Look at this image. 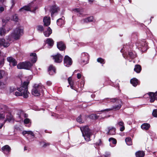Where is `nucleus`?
Here are the masks:
<instances>
[{"label": "nucleus", "mask_w": 157, "mask_h": 157, "mask_svg": "<svg viewBox=\"0 0 157 157\" xmlns=\"http://www.w3.org/2000/svg\"><path fill=\"white\" fill-rule=\"evenodd\" d=\"M23 34V30L21 26L16 28L13 31L11 35H9L6 40L0 38V46L7 47L10 45L9 42L13 38L15 40L19 39Z\"/></svg>", "instance_id": "1"}, {"label": "nucleus", "mask_w": 157, "mask_h": 157, "mask_svg": "<svg viewBox=\"0 0 157 157\" xmlns=\"http://www.w3.org/2000/svg\"><path fill=\"white\" fill-rule=\"evenodd\" d=\"M29 83V82H24L21 87L17 88L18 91L15 92V95L17 96H23L24 98H27L29 94L28 90Z\"/></svg>", "instance_id": "2"}, {"label": "nucleus", "mask_w": 157, "mask_h": 157, "mask_svg": "<svg viewBox=\"0 0 157 157\" xmlns=\"http://www.w3.org/2000/svg\"><path fill=\"white\" fill-rule=\"evenodd\" d=\"M80 128L85 140L87 141H90L92 133L90 130L88 126H85L81 127Z\"/></svg>", "instance_id": "3"}, {"label": "nucleus", "mask_w": 157, "mask_h": 157, "mask_svg": "<svg viewBox=\"0 0 157 157\" xmlns=\"http://www.w3.org/2000/svg\"><path fill=\"white\" fill-rule=\"evenodd\" d=\"M44 87L41 84H35L34 85V87L32 90V94L35 96L40 95V93H43Z\"/></svg>", "instance_id": "4"}, {"label": "nucleus", "mask_w": 157, "mask_h": 157, "mask_svg": "<svg viewBox=\"0 0 157 157\" xmlns=\"http://www.w3.org/2000/svg\"><path fill=\"white\" fill-rule=\"evenodd\" d=\"M111 101L112 102H116L117 103H118L119 104L117 105L113 106L112 108L107 109L105 110H101V112L110 111L113 109H114L115 110H117L120 109L121 108V106L123 104V103L121 100L117 99L116 98L112 99H111Z\"/></svg>", "instance_id": "5"}, {"label": "nucleus", "mask_w": 157, "mask_h": 157, "mask_svg": "<svg viewBox=\"0 0 157 157\" xmlns=\"http://www.w3.org/2000/svg\"><path fill=\"white\" fill-rule=\"evenodd\" d=\"M136 46L142 52L145 51L147 49V45L144 40L137 43Z\"/></svg>", "instance_id": "6"}, {"label": "nucleus", "mask_w": 157, "mask_h": 157, "mask_svg": "<svg viewBox=\"0 0 157 157\" xmlns=\"http://www.w3.org/2000/svg\"><path fill=\"white\" fill-rule=\"evenodd\" d=\"M72 64L71 58L67 56H65L64 59V64L66 67H69Z\"/></svg>", "instance_id": "7"}, {"label": "nucleus", "mask_w": 157, "mask_h": 157, "mask_svg": "<svg viewBox=\"0 0 157 157\" xmlns=\"http://www.w3.org/2000/svg\"><path fill=\"white\" fill-rule=\"evenodd\" d=\"M81 58L83 63H88L89 58V56L88 54L86 52H83L82 53Z\"/></svg>", "instance_id": "8"}, {"label": "nucleus", "mask_w": 157, "mask_h": 157, "mask_svg": "<svg viewBox=\"0 0 157 157\" xmlns=\"http://www.w3.org/2000/svg\"><path fill=\"white\" fill-rule=\"evenodd\" d=\"M123 56L126 59L129 60V61H131L132 59L136 57V55L134 54L132 52H129L127 55V54L123 55Z\"/></svg>", "instance_id": "9"}, {"label": "nucleus", "mask_w": 157, "mask_h": 157, "mask_svg": "<svg viewBox=\"0 0 157 157\" xmlns=\"http://www.w3.org/2000/svg\"><path fill=\"white\" fill-rule=\"evenodd\" d=\"M63 58V56L59 53L53 56L55 62L57 63H61L62 61Z\"/></svg>", "instance_id": "10"}, {"label": "nucleus", "mask_w": 157, "mask_h": 157, "mask_svg": "<svg viewBox=\"0 0 157 157\" xmlns=\"http://www.w3.org/2000/svg\"><path fill=\"white\" fill-rule=\"evenodd\" d=\"M148 94L150 97L151 102H153L155 99H157V91L155 93L149 92Z\"/></svg>", "instance_id": "11"}, {"label": "nucleus", "mask_w": 157, "mask_h": 157, "mask_svg": "<svg viewBox=\"0 0 157 157\" xmlns=\"http://www.w3.org/2000/svg\"><path fill=\"white\" fill-rule=\"evenodd\" d=\"M2 150L4 154L7 155L10 151L11 148L9 145H6L2 148Z\"/></svg>", "instance_id": "12"}, {"label": "nucleus", "mask_w": 157, "mask_h": 157, "mask_svg": "<svg viewBox=\"0 0 157 157\" xmlns=\"http://www.w3.org/2000/svg\"><path fill=\"white\" fill-rule=\"evenodd\" d=\"M94 21V17L93 16H91L82 20L81 21V22L82 24H84L85 23L93 22Z\"/></svg>", "instance_id": "13"}, {"label": "nucleus", "mask_w": 157, "mask_h": 157, "mask_svg": "<svg viewBox=\"0 0 157 157\" xmlns=\"http://www.w3.org/2000/svg\"><path fill=\"white\" fill-rule=\"evenodd\" d=\"M59 8L56 6H52L51 7L50 11L51 13V16H53V15L55 13H57L59 10Z\"/></svg>", "instance_id": "14"}, {"label": "nucleus", "mask_w": 157, "mask_h": 157, "mask_svg": "<svg viewBox=\"0 0 157 157\" xmlns=\"http://www.w3.org/2000/svg\"><path fill=\"white\" fill-rule=\"evenodd\" d=\"M58 48L60 51H63L66 48V46L64 43L60 41L57 43V44Z\"/></svg>", "instance_id": "15"}, {"label": "nucleus", "mask_w": 157, "mask_h": 157, "mask_svg": "<svg viewBox=\"0 0 157 157\" xmlns=\"http://www.w3.org/2000/svg\"><path fill=\"white\" fill-rule=\"evenodd\" d=\"M7 60L10 63V64L13 66L17 65V62L15 59L12 57H8L7 58Z\"/></svg>", "instance_id": "16"}, {"label": "nucleus", "mask_w": 157, "mask_h": 157, "mask_svg": "<svg viewBox=\"0 0 157 157\" xmlns=\"http://www.w3.org/2000/svg\"><path fill=\"white\" fill-rule=\"evenodd\" d=\"M108 132L107 134L109 135H113L116 133V128L114 127H109L108 128Z\"/></svg>", "instance_id": "17"}, {"label": "nucleus", "mask_w": 157, "mask_h": 157, "mask_svg": "<svg viewBox=\"0 0 157 157\" xmlns=\"http://www.w3.org/2000/svg\"><path fill=\"white\" fill-rule=\"evenodd\" d=\"M50 17L47 16L45 17L43 19V22L44 25L46 26H48L49 25L51 22Z\"/></svg>", "instance_id": "18"}, {"label": "nucleus", "mask_w": 157, "mask_h": 157, "mask_svg": "<svg viewBox=\"0 0 157 157\" xmlns=\"http://www.w3.org/2000/svg\"><path fill=\"white\" fill-rule=\"evenodd\" d=\"M64 17H62L61 18L58 19L57 21V23L59 26H61L64 24Z\"/></svg>", "instance_id": "19"}, {"label": "nucleus", "mask_w": 157, "mask_h": 157, "mask_svg": "<svg viewBox=\"0 0 157 157\" xmlns=\"http://www.w3.org/2000/svg\"><path fill=\"white\" fill-rule=\"evenodd\" d=\"M48 71L49 74L52 75L56 73V69L52 65H50L48 68Z\"/></svg>", "instance_id": "20"}, {"label": "nucleus", "mask_w": 157, "mask_h": 157, "mask_svg": "<svg viewBox=\"0 0 157 157\" xmlns=\"http://www.w3.org/2000/svg\"><path fill=\"white\" fill-rule=\"evenodd\" d=\"M52 30L49 27H48L47 30L44 32V35L46 37H48L52 33Z\"/></svg>", "instance_id": "21"}, {"label": "nucleus", "mask_w": 157, "mask_h": 157, "mask_svg": "<svg viewBox=\"0 0 157 157\" xmlns=\"http://www.w3.org/2000/svg\"><path fill=\"white\" fill-rule=\"evenodd\" d=\"M46 43L48 44L49 46L52 47L54 44V41L51 38H48L46 41Z\"/></svg>", "instance_id": "22"}, {"label": "nucleus", "mask_w": 157, "mask_h": 157, "mask_svg": "<svg viewBox=\"0 0 157 157\" xmlns=\"http://www.w3.org/2000/svg\"><path fill=\"white\" fill-rule=\"evenodd\" d=\"M32 9L29 6H25L19 10L21 12H24L25 11H32Z\"/></svg>", "instance_id": "23"}, {"label": "nucleus", "mask_w": 157, "mask_h": 157, "mask_svg": "<svg viewBox=\"0 0 157 157\" xmlns=\"http://www.w3.org/2000/svg\"><path fill=\"white\" fill-rule=\"evenodd\" d=\"M24 69H29L32 65L31 63L29 62H24Z\"/></svg>", "instance_id": "24"}, {"label": "nucleus", "mask_w": 157, "mask_h": 157, "mask_svg": "<svg viewBox=\"0 0 157 157\" xmlns=\"http://www.w3.org/2000/svg\"><path fill=\"white\" fill-rule=\"evenodd\" d=\"M30 56L31 57V61L35 63L36 62L37 60V56L35 53H31Z\"/></svg>", "instance_id": "25"}, {"label": "nucleus", "mask_w": 157, "mask_h": 157, "mask_svg": "<svg viewBox=\"0 0 157 157\" xmlns=\"http://www.w3.org/2000/svg\"><path fill=\"white\" fill-rule=\"evenodd\" d=\"M131 83L134 86H136L138 83V80L136 78H133L130 80Z\"/></svg>", "instance_id": "26"}, {"label": "nucleus", "mask_w": 157, "mask_h": 157, "mask_svg": "<svg viewBox=\"0 0 157 157\" xmlns=\"http://www.w3.org/2000/svg\"><path fill=\"white\" fill-rule=\"evenodd\" d=\"M145 153L143 151H138L136 153V157H144Z\"/></svg>", "instance_id": "27"}, {"label": "nucleus", "mask_w": 157, "mask_h": 157, "mask_svg": "<svg viewBox=\"0 0 157 157\" xmlns=\"http://www.w3.org/2000/svg\"><path fill=\"white\" fill-rule=\"evenodd\" d=\"M7 75V74L4 70H0V79L6 77Z\"/></svg>", "instance_id": "28"}, {"label": "nucleus", "mask_w": 157, "mask_h": 157, "mask_svg": "<svg viewBox=\"0 0 157 157\" xmlns=\"http://www.w3.org/2000/svg\"><path fill=\"white\" fill-rule=\"evenodd\" d=\"M141 70V66L139 65H136L135 66L134 71L137 73H139Z\"/></svg>", "instance_id": "29"}, {"label": "nucleus", "mask_w": 157, "mask_h": 157, "mask_svg": "<svg viewBox=\"0 0 157 157\" xmlns=\"http://www.w3.org/2000/svg\"><path fill=\"white\" fill-rule=\"evenodd\" d=\"M150 124L148 123H144L141 126V128L143 129L147 130L150 127Z\"/></svg>", "instance_id": "30"}, {"label": "nucleus", "mask_w": 157, "mask_h": 157, "mask_svg": "<svg viewBox=\"0 0 157 157\" xmlns=\"http://www.w3.org/2000/svg\"><path fill=\"white\" fill-rule=\"evenodd\" d=\"M118 124L119 126H121L120 129V131H123L125 128L124 122L122 121H120L118 123Z\"/></svg>", "instance_id": "31"}, {"label": "nucleus", "mask_w": 157, "mask_h": 157, "mask_svg": "<svg viewBox=\"0 0 157 157\" xmlns=\"http://www.w3.org/2000/svg\"><path fill=\"white\" fill-rule=\"evenodd\" d=\"M125 141L126 144L128 145H131L132 144L131 138L130 137H127L125 139Z\"/></svg>", "instance_id": "32"}, {"label": "nucleus", "mask_w": 157, "mask_h": 157, "mask_svg": "<svg viewBox=\"0 0 157 157\" xmlns=\"http://www.w3.org/2000/svg\"><path fill=\"white\" fill-rule=\"evenodd\" d=\"M22 133L24 135H25L26 134H28L31 135V136H34L33 132L31 131H24L22 132Z\"/></svg>", "instance_id": "33"}, {"label": "nucleus", "mask_w": 157, "mask_h": 157, "mask_svg": "<svg viewBox=\"0 0 157 157\" xmlns=\"http://www.w3.org/2000/svg\"><path fill=\"white\" fill-rule=\"evenodd\" d=\"M12 116L10 114H8L6 115V120H5L4 121V123H5L6 121H8L10 122L12 120Z\"/></svg>", "instance_id": "34"}, {"label": "nucleus", "mask_w": 157, "mask_h": 157, "mask_svg": "<svg viewBox=\"0 0 157 157\" xmlns=\"http://www.w3.org/2000/svg\"><path fill=\"white\" fill-rule=\"evenodd\" d=\"M97 61L103 64L105 63V59L101 57L98 58L97 59Z\"/></svg>", "instance_id": "35"}, {"label": "nucleus", "mask_w": 157, "mask_h": 157, "mask_svg": "<svg viewBox=\"0 0 157 157\" xmlns=\"http://www.w3.org/2000/svg\"><path fill=\"white\" fill-rule=\"evenodd\" d=\"M24 62L20 63L17 65V67L19 69H24Z\"/></svg>", "instance_id": "36"}, {"label": "nucleus", "mask_w": 157, "mask_h": 157, "mask_svg": "<svg viewBox=\"0 0 157 157\" xmlns=\"http://www.w3.org/2000/svg\"><path fill=\"white\" fill-rule=\"evenodd\" d=\"M68 81L69 84L71 86V88L72 89H74L73 86V82L71 78V77H69L68 79Z\"/></svg>", "instance_id": "37"}, {"label": "nucleus", "mask_w": 157, "mask_h": 157, "mask_svg": "<svg viewBox=\"0 0 157 157\" xmlns=\"http://www.w3.org/2000/svg\"><path fill=\"white\" fill-rule=\"evenodd\" d=\"M109 141L110 143H112L113 144H116L117 143L116 140L113 138H110L109 139Z\"/></svg>", "instance_id": "38"}, {"label": "nucleus", "mask_w": 157, "mask_h": 157, "mask_svg": "<svg viewBox=\"0 0 157 157\" xmlns=\"http://www.w3.org/2000/svg\"><path fill=\"white\" fill-rule=\"evenodd\" d=\"M37 30L40 32H42L44 30L43 27L40 25L37 26Z\"/></svg>", "instance_id": "39"}, {"label": "nucleus", "mask_w": 157, "mask_h": 157, "mask_svg": "<svg viewBox=\"0 0 157 157\" xmlns=\"http://www.w3.org/2000/svg\"><path fill=\"white\" fill-rule=\"evenodd\" d=\"M77 121L79 123H82L84 122V121L82 119L81 115H80L78 117L77 119Z\"/></svg>", "instance_id": "40"}, {"label": "nucleus", "mask_w": 157, "mask_h": 157, "mask_svg": "<svg viewBox=\"0 0 157 157\" xmlns=\"http://www.w3.org/2000/svg\"><path fill=\"white\" fill-rule=\"evenodd\" d=\"M89 117L90 118L93 119H96L98 118L97 115L94 114L90 115Z\"/></svg>", "instance_id": "41"}, {"label": "nucleus", "mask_w": 157, "mask_h": 157, "mask_svg": "<svg viewBox=\"0 0 157 157\" xmlns=\"http://www.w3.org/2000/svg\"><path fill=\"white\" fill-rule=\"evenodd\" d=\"M5 32H6L5 31L4 29L3 28H2L0 29V35L2 36V35H4Z\"/></svg>", "instance_id": "42"}, {"label": "nucleus", "mask_w": 157, "mask_h": 157, "mask_svg": "<svg viewBox=\"0 0 157 157\" xmlns=\"http://www.w3.org/2000/svg\"><path fill=\"white\" fill-rule=\"evenodd\" d=\"M12 19L15 21H17L18 20V16L17 15H14L13 16Z\"/></svg>", "instance_id": "43"}, {"label": "nucleus", "mask_w": 157, "mask_h": 157, "mask_svg": "<svg viewBox=\"0 0 157 157\" xmlns=\"http://www.w3.org/2000/svg\"><path fill=\"white\" fill-rule=\"evenodd\" d=\"M152 115L155 117H157V110L154 109L152 112Z\"/></svg>", "instance_id": "44"}, {"label": "nucleus", "mask_w": 157, "mask_h": 157, "mask_svg": "<svg viewBox=\"0 0 157 157\" xmlns=\"http://www.w3.org/2000/svg\"><path fill=\"white\" fill-rule=\"evenodd\" d=\"M5 114L4 113H0V120H2L4 118Z\"/></svg>", "instance_id": "45"}, {"label": "nucleus", "mask_w": 157, "mask_h": 157, "mask_svg": "<svg viewBox=\"0 0 157 157\" xmlns=\"http://www.w3.org/2000/svg\"><path fill=\"white\" fill-rule=\"evenodd\" d=\"M30 120L28 118H26L24 120V123L25 124H28L30 122Z\"/></svg>", "instance_id": "46"}, {"label": "nucleus", "mask_w": 157, "mask_h": 157, "mask_svg": "<svg viewBox=\"0 0 157 157\" xmlns=\"http://www.w3.org/2000/svg\"><path fill=\"white\" fill-rule=\"evenodd\" d=\"M110 155V153L109 152H106L105 153V157H109Z\"/></svg>", "instance_id": "47"}, {"label": "nucleus", "mask_w": 157, "mask_h": 157, "mask_svg": "<svg viewBox=\"0 0 157 157\" xmlns=\"http://www.w3.org/2000/svg\"><path fill=\"white\" fill-rule=\"evenodd\" d=\"M4 10V8L3 6L0 7V13H2Z\"/></svg>", "instance_id": "48"}, {"label": "nucleus", "mask_w": 157, "mask_h": 157, "mask_svg": "<svg viewBox=\"0 0 157 157\" xmlns=\"http://www.w3.org/2000/svg\"><path fill=\"white\" fill-rule=\"evenodd\" d=\"M50 145V144L48 143H44L43 145V147H46V146H49Z\"/></svg>", "instance_id": "49"}, {"label": "nucleus", "mask_w": 157, "mask_h": 157, "mask_svg": "<svg viewBox=\"0 0 157 157\" xmlns=\"http://www.w3.org/2000/svg\"><path fill=\"white\" fill-rule=\"evenodd\" d=\"M46 84L48 86H50L52 84V82L50 81H48L46 82Z\"/></svg>", "instance_id": "50"}, {"label": "nucleus", "mask_w": 157, "mask_h": 157, "mask_svg": "<svg viewBox=\"0 0 157 157\" xmlns=\"http://www.w3.org/2000/svg\"><path fill=\"white\" fill-rule=\"evenodd\" d=\"M4 63V60L3 59L0 60V66H2Z\"/></svg>", "instance_id": "51"}, {"label": "nucleus", "mask_w": 157, "mask_h": 157, "mask_svg": "<svg viewBox=\"0 0 157 157\" xmlns=\"http://www.w3.org/2000/svg\"><path fill=\"white\" fill-rule=\"evenodd\" d=\"M81 75L80 73H78L77 75V77L78 79H79L81 77Z\"/></svg>", "instance_id": "52"}, {"label": "nucleus", "mask_w": 157, "mask_h": 157, "mask_svg": "<svg viewBox=\"0 0 157 157\" xmlns=\"http://www.w3.org/2000/svg\"><path fill=\"white\" fill-rule=\"evenodd\" d=\"M74 11L75 12H80V10L78 8H77V9H75L74 10Z\"/></svg>", "instance_id": "53"}, {"label": "nucleus", "mask_w": 157, "mask_h": 157, "mask_svg": "<svg viewBox=\"0 0 157 157\" xmlns=\"http://www.w3.org/2000/svg\"><path fill=\"white\" fill-rule=\"evenodd\" d=\"M2 21L3 23H6L7 21H6L5 19H3L2 20Z\"/></svg>", "instance_id": "54"}, {"label": "nucleus", "mask_w": 157, "mask_h": 157, "mask_svg": "<svg viewBox=\"0 0 157 157\" xmlns=\"http://www.w3.org/2000/svg\"><path fill=\"white\" fill-rule=\"evenodd\" d=\"M93 2L92 0H88V2L90 4H91Z\"/></svg>", "instance_id": "55"}, {"label": "nucleus", "mask_w": 157, "mask_h": 157, "mask_svg": "<svg viewBox=\"0 0 157 157\" xmlns=\"http://www.w3.org/2000/svg\"><path fill=\"white\" fill-rule=\"evenodd\" d=\"M4 124V123L3 124H0V128H1L2 127Z\"/></svg>", "instance_id": "56"}, {"label": "nucleus", "mask_w": 157, "mask_h": 157, "mask_svg": "<svg viewBox=\"0 0 157 157\" xmlns=\"http://www.w3.org/2000/svg\"><path fill=\"white\" fill-rule=\"evenodd\" d=\"M24 150L25 151L27 150V148L26 147H24Z\"/></svg>", "instance_id": "57"}, {"label": "nucleus", "mask_w": 157, "mask_h": 157, "mask_svg": "<svg viewBox=\"0 0 157 157\" xmlns=\"http://www.w3.org/2000/svg\"><path fill=\"white\" fill-rule=\"evenodd\" d=\"M4 0H0V2H4Z\"/></svg>", "instance_id": "58"}, {"label": "nucleus", "mask_w": 157, "mask_h": 157, "mask_svg": "<svg viewBox=\"0 0 157 157\" xmlns=\"http://www.w3.org/2000/svg\"><path fill=\"white\" fill-rule=\"evenodd\" d=\"M130 3L131 2V0H128Z\"/></svg>", "instance_id": "59"}, {"label": "nucleus", "mask_w": 157, "mask_h": 157, "mask_svg": "<svg viewBox=\"0 0 157 157\" xmlns=\"http://www.w3.org/2000/svg\"><path fill=\"white\" fill-rule=\"evenodd\" d=\"M36 10V9H35V10L33 11L34 12Z\"/></svg>", "instance_id": "60"}, {"label": "nucleus", "mask_w": 157, "mask_h": 157, "mask_svg": "<svg viewBox=\"0 0 157 157\" xmlns=\"http://www.w3.org/2000/svg\"><path fill=\"white\" fill-rule=\"evenodd\" d=\"M10 30V29L9 30H7V31L8 32Z\"/></svg>", "instance_id": "61"}, {"label": "nucleus", "mask_w": 157, "mask_h": 157, "mask_svg": "<svg viewBox=\"0 0 157 157\" xmlns=\"http://www.w3.org/2000/svg\"><path fill=\"white\" fill-rule=\"evenodd\" d=\"M122 49L121 50V52H122Z\"/></svg>", "instance_id": "62"}]
</instances>
